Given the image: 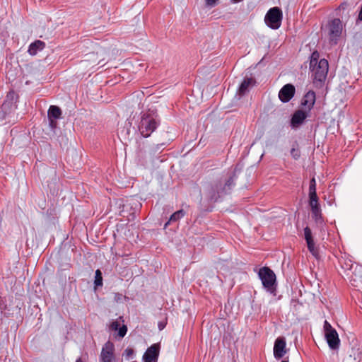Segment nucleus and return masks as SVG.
I'll return each instance as SVG.
<instances>
[{"instance_id": "obj_1", "label": "nucleus", "mask_w": 362, "mask_h": 362, "mask_svg": "<svg viewBox=\"0 0 362 362\" xmlns=\"http://www.w3.org/2000/svg\"><path fill=\"white\" fill-rule=\"evenodd\" d=\"M234 186V176H230L225 181L218 180L207 185L204 193L209 201L215 202L223 195L228 194Z\"/></svg>"}, {"instance_id": "obj_2", "label": "nucleus", "mask_w": 362, "mask_h": 362, "mask_svg": "<svg viewBox=\"0 0 362 362\" xmlns=\"http://www.w3.org/2000/svg\"><path fill=\"white\" fill-rule=\"evenodd\" d=\"M317 57L318 54L313 52L310 62V68L314 85L316 87H321L327 78L329 64L325 59L318 60Z\"/></svg>"}, {"instance_id": "obj_3", "label": "nucleus", "mask_w": 362, "mask_h": 362, "mask_svg": "<svg viewBox=\"0 0 362 362\" xmlns=\"http://www.w3.org/2000/svg\"><path fill=\"white\" fill-rule=\"evenodd\" d=\"M258 276L267 292L275 295L276 284L274 272L268 267L259 269Z\"/></svg>"}, {"instance_id": "obj_4", "label": "nucleus", "mask_w": 362, "mask_h": 362, "mask_svg": "<svg viewBox=\"0 0 362 362\" xmlns=\"http://www.w3.org/2000/svg\"><path fill=\"white\" fill-rule=\"evenodd\" d=\"M342 30L343 25L339 18H334L329 21L326 25V33L330 45H335L338 43Z\"/></svg>"}, {"instance_id": "obj_5", "label": "nucleus", "mask_w": 362, "mask_h": 362, "mask_svg": "<svg viewBox=\"0 0 362 362\" xmlns=\"http://www.w3.org/2000/svg\"><path fill=\"white\" fill-rule=\"evenodd\" d=\"M158 126V122L152 115L144 114L139 124V130L144 137H148Z\"/></svg>"}, {"instance_id": "obj_6", "label": "nucleus", "mask_w": 362, "mask_h": 362, "mask_svg": "<svg viewBox=\"0 0 362 362\" xmlns=\"http://www.w3.org/2000/svg\"><path fill=\"white\" fill-rule=\"evenodd\" d=\"M283 14L281 10L279 7H273L270 8L265 15L264 22L266 25L273 30L280 28Z\"/></svg>"}, {"instance_id": "obj_7", "label": "nucleus", "mask_w": 362, "mask_h": 362, "mask_svg": "<svg viewBox=\"0 0 362 362\" xmlns=\"http://www.w3.org/2000/svg\"><path fill=\"white\" fill-rule=\"evenodd\" d=\"M99 362H115V345L107 341L102 347Z\"/></svg>"}, {"instance_id": "obj_8", "label": "nucleus", "mask_w": 362, "mask_h": 362, "mask_svg": "<svg viewBox=\"0 0 362 362\" xmlns=\"http://www.w3.org/2000/svg\"><path fill=\"white\" fill-rule=\"evenodd\" d=\"M288 352V349H286V342L284 337H278L274 344V357L276 360L281 359L285 354Z\"/></svg>"}, {"instance_id": "obj_9", "label": "nucleus", "mask_w": 362, "mask_h": 362, "mask_svg": "<svg viewBox=\"0 0 362 362\" xmlns=\"http://www.w3.org/2000/svg\"><path fill=\"white\" fill-rule=\"evenodd\" d=\"M304 238L307 243L308 249L309 252L314 256L316 259L319 258V250L317 247L315 245V242L312 235V231L309 227H305L304 228Z\"/></svg>"}, {"instance_id": "obj_10", "label": "nucleus", "mask_w": 362, "mask_h": 362, "mask_svg": "<svg viewBox=\"0 0 362 362\" xmlns=\"http://www.w3.org/2000/svg\"><path fill=\"white\" fill-rule=\"evenodd\" d=\"M295 87L293 85L288 83L284 85L279 92V100L282 103H288L294 96Z\"/></svg>"}, {"instance_id": "obj_11", "label": "nucleus", "mask_w": 362, "mask_h": 362, "mask_svg": "<svg viewBox=\"0 0 362 362\" xmlns=\"http://www.w3.org/2000/svg\"><path fill=\"white\" fill-rule=\"evenodd\" d=\"M160 346L153 344L147 349L143 356L144 362H157L159 356Z\"/></svg>"}, {"instance_id": "obj_12", "label": "nucleus", "mask_w": 362, "mask_h": 362, "mask_svg": "<svg viewBox=\"0 0 362 362\" xmlns=\"http://www.w3.org/2000/svg\"><path fill=\"white\" fill-rule=\"evenodd\" d=\"M308 115V114L302 110L296 111L291 119V127L293 129L298 127L304 122Z\"/></svg>"}, {"instance_id": "obj_13", "label": "nucleus", "mask_w": 362, "mask_h": 362, "mask_svg": "<svg viewBox=\"0 0 362 362\" xmlns=\"http://www.w3.org/2000/svg\"><path fill=\"white\" fill-rule=\"evenodd\" d=\"M325 335L329 347L332 350L338 349L339 347L340 340L336 329L330 331Z\"/></svg>"}, {"instance_id": "obj_14", "label": "nucleus", "mask_w": 362, "mask_h": 362, "mask_svg": "<svg viewBox=\"0 0 362 362\" xmlns=\"http://www.w3.org/2000/svg\"><path fill=\"white\" fill-rule=\"evenodd\" d=\"M315 93L313 90H309L306 94L304 95L301 105L304 106L305 108L308 109V111H310L315 103Z\"/></svg>"}, {"instance_id": "obj_15", "label": "nucleus", "mask_w": 362, "mask_h": 362, "mask_svg": "<svg viewBox=\"0 0 362 362\" xmlns=\"http://www.w3.org/2000/svg\"><path fill=\"white\" fill-rule=\"evenodd\" d=\"M45 47V43L43 41L37 40L29 45L28 52L31 56H35L38 52L42 51Z\"/></svg>"}, {"instance_id": "obj_16", "label": "nucleus", "mask_w": 362, "mask_h": 362, "mask_svg": "<svg viewBox=\"0 0 362 362\" xmlns=\"http://www.w3.org/2000/svg\"><path fill=\"white\" fill-rule=\"evenodd\" d=\"M48 118L49 120V125L52 126L54 119H57L61 117L62 110L61 109L55 105H51L48 110Z\"/></svg>"}, {"instance_id": "obj_17", "label": "nucleus", "mask_w": 362, "mask_h": 362, "mask_svg": "<svg viewBox=\"0 0 362 362\" xmlns=\"http://www.w3.org/2000/svg\"><path fill=\"white\" fill-rule=\"evenodd\" d=\"M16 100L17 95L13 90L9 91L6 97L5 100L2 105H6L8 107L15 110L16 109Z\"/></svg>"}, {"instance_id": "obj_18", "label": "nucleus", "mask_w": 362, "mask_h": 362, "mask_svg": "<svg viewBox=\"0 0 362 362\" xmlns=\"http://www.w3.org/2000/svg\"><path fill=\"white\" fill-rule=\"evenodd\" d=\"M110 329L114 331L118 330V335L119 337H124L127 332V327L126 325L120 326V322L117 320L112 322L110 325Z\"/></svg>"}, {"instance_id": "obj_19", "label": "nucleus", "mask_w": 362, "mask_h": 362, "mask_svg": "<svg viewBox=\"0 0 362 362\" xmlns=\"http://www.w3.org/2000/svg\"><path fill=\"white\" fill-rule=\"evenodd\" d=\"M252 81V79L250 78H244L238 90V93L240 96L244 95L249 92V88L251 86Z\"/></svg>"}, {"instance_id": "obj_20", "label": "nucleus", "mask_w": 362, "mask_h": 362, "mask_svg": "<svg viewBox=\"0 0 362 362\" xmlns=\"http://www.w3.org/2000/svg\"><path fill=\"white\" fill-rule=\"evenodd\" d=\"M15 110L8 107L6 105H1L0 109V125L9 117Z\"/></svg>"}, {"instance_id": "obj_21", "label": "nucleus", "mask_w": 362, "mask_h": 362, "mask_svg": "<svg viewBox=\"0 0 362 362\" xmlns=\"http://www.w3.org/2000/svg\"><path fill=\"white\" fill-rule=\"evenodd\" d=\"M185 216V211L183 210H179L174 214H173L169 219V221L165 224L164 228H167L168 225L170 222H174L180 220Z\"/></svg>"}, {"instance_id": "obj_22", "label": "nucleus", "mask_w": 362, "mask_h": 362, "mask_svg": "<svg viewBox=\"0 0 362 362\" xmlns=\"http://www.w3.org/2000/svg\"><path fill=\"white\" fill-rule=\"evenodd\" d=\"M312 217L317 223L322 222V211L320 207L311 209Z\"/></svg>"}, {"instance_id": "obj_23", "label": "nucleus", "mask_w": 362, "mask_h": 362, "mask_svg": "<svg viewBox=\"0 0 362 362\" xmlns=\"http://www.w3.org/2000/svg\"><path fill=\"white\" fill-rule=\"evenodd\" d=\"M309 205L310 209L320 207L317 194L309 195Z\"/></svg>"}, {"instance_id": "obj_24", "label": "nucleus", "mask_w": 362, "mask_h": 362, "mask_svg": "<svg viewBox=\"0 0 362 362\" xmlns=\"http://www.w3.org/2000/svg\"><path fill=\"white\" fill-rule=\"evenodd\" d=\"M94 284L95 286H101L103 285V276L100 270L95 271Z\"/></svg>"}, {"instance_id": "obj_25", "label": "nucleus", "mask_w": 362, "mask_h": 362, "mask_svg": "<svg viewBox=\"0 0 362 362\" xmlns=\"http://www.w3.org/2000/svg\"><path fill=\"white\" fill-rule=\"evenodd\" d=\"M317 194L316 192V180L315 177H313L310 181L309 185V194L308 195H313Z\"/></svg>"}, {"instance_id": "obj_26", "label": "nucleus", "mask_w": 362, "mask_h": 362, "mask_svg": "<svg viewBox=\"0 0 362 362\" xmlns=\"http://www.w3.org/2000/svg\"><path fill=\"white\" fill-rule=\"evenodd\" d=\"M291 155L295 160H297L300 158V153L298 148H292L291 150Z\"/></svg>"}, {"instance_id": "obj_27", "label": "nucleus", "mask_w": 362, "mask_h": 362, "mask_svg": "<svg viewBox=\"0 0 362 362\" xmlns=\"http://www.w3.org/2000/svg\"><path fill=\"white\" fill-rule=\"evenodd\" d=\"M335 329H334L332 325L327 321L325 320V322H324V331H325V334H327L328 332H329L330 331H333Z\"/></svg>"}, {"instance_id": "obj_28", "label": "nucleus", "mask_w": 362, "mask_h": 362, "mask_svg": "<svg viewBox=\"0 0 362 362\" xmlns=\"http://www.w3.org/2000/svg\"><path fill=\"white\" fill-rule=\"evenodd\" d=\"M124 354L128 358H130L134 355V350L131 348H127L124 350Z\"/></svg>"}, {"instance_id": "obj_29", "label": "nucleus", "mask_w": 362, "mask_h": 362, "mask_svg": "<svg viewBox=\"0 0 362 362\" xmlns=\"http://www.w3.org/2000/svg\"><path fill=\"white\" fill-rule=\"evenodd\" d=\"M218 0H205L206 5L209 7H214L216 5Z\"/></svg>"}, {"instance_id": "obj_30", "label": "nucleus", "mask_w": 362, "mask_h": 362, "mask_svg": "<svg viewBox=\"0 0 362 362\" xmlns=\"http://www.w3.org/2000/svg\"><path fill=\"white\" fill-rule=\"evenodd\" d=\"M164 327H165V324H163V323H162V322H160V323L158 324V328H159V329H160V330L163 329H164Z\"/></svg>"}, {"instance_id": "obj_31", "label": "nucleus", "mask_w": 362, "mask_h": 362, "mask_svg": "<svg viewBox=\"0 0 362 362\" xmlns=\"http://www.w3.org/2000/svg\"><path fill=\"white\" fill-rule=\"evenodd\" d=\"M164 146V144H158L156 146V151L160 150L163 146Z\"/></svg>"}, {"instance_id": "obj_32", "label": "nucleus", "mask_w": 362, "mask_h": 362, "mask_svg": "<svg viewBox=\"0 0 362 362\" xmlns=\"http://www.w3.org/2000/svg\"><path fill=\"white\" fill-rule=\"evenodd\" d=\"M243 1V0H231V1H232L233 3H234V4H235V3H239V2H241V1Z\"/></svg>"}, {"instance_id": "obj_33", "label": "nucleus", "mask_w": 362, "mask_h": 362, "mask_svg": "<svg viewBox=\"0 0 362 362\" xmlns=\"http://www.w3.org/2000/svg\"><path fill=\"white\" fill-rule=\"evenodd\" d=\"M56 124H57V122H56V121L54 120V123L52 124V126H50V127L52 128H54V127H55Z\"/></svg>"}, {"instance_id": "obj_34", "label": "nucleus", "mask_w": 362, "mask_h": 362, "mask_svg": "<svg viewBox=\"0 0 362 362\" xmlns=\"http://www.w3.org/2000/svg\"><path fill=\"white\" fill-rule=\"evenodd\" d=\"M76 362H83L81 358H78Z\"/></svg>"}, {"instance_id": "obj_35", "label": "nucleus", "mask_w": 362, "mask_h": 362, "mask_svg": "<svg viewBox=\"0 0 362 362\" xmlns=\"http://www.w3.org/2000/svg\"><path fill=\"white\" fill-rule=\"evenodd\" d=\"M281 362H288V361H282Z\"/></svg>"}]
</instances>
